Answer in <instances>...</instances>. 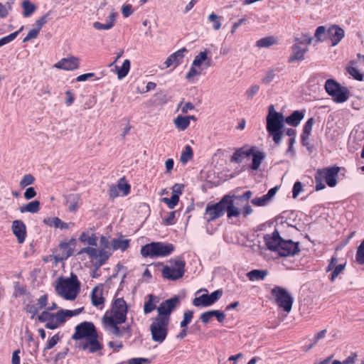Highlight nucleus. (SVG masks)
<instances>
[{
    "label": "nucleus",
    "mask_w": 364,
    "mask_h": 364,
    "mask_svg": "<svg viewBox=\"0 0 364 364\" xmlns=\"http://www.w3.org/2000/svg\"><path fill=\"white\" fill-rule=\"evenodd\" d=\"M304 115L305 110H296L284 119L282 113L275 111L274 105H271L266 117V129L269 136L272 138L276 144H279L283 138L284 122L290 126L297 127Z\"/></svg>",
    "instance_id": "nucleus-1"
},
{
    "label": "nucleus",
    "mask_w": 364,
    "mask_h": 364,
    "mask_svg": "<svg viewBox=\"0 0 364 364\" xmlns=\"http://www.w3.org/2000/svg\"><path fill=\"white\" fill-rule=\"evenodd\" d=\"M71 338L77 342L76 348L88 353L101 352L104 348L95 324L90 321H83L77 325Z\"/></svg>",
    "instance_id": "nucleus-2"
},
{
    "label": "nucleus",
    "mask_w": 364,
    "mask_h": 364,
    "mask_svg": "<svg viewBox=\"0 0 364 364\" xmlns=\"http://www.w3.org/2000/svg\"><path fill=\"white\" fill-rule=\"evenodd\" d=\"M128 306L123 298L115 299L110 311H106L102 318L105 330L117 337L122 336V332L118 326L127 320Z\"/></svg>",
    "instance_id": "nucleus-3"
},
{
    "label": "nucleus",
    "mask_w": 364,
    "mask_h": 364,
    "mask_svg": "<svg viewBox=\"0 0 364 364\" xmlns=\"http://www.w3.org/2000/svg\"><path fill=\"white\" fill-rule=\"evenodd\" d=\"M233 197L225 195L218 203H208L205 210L204 219L210 223L223 216L225 212L228 218L239 216L241 211L235 205Z\"/></svg>",
    "instance_id": "nucleus-4"
},
{
    "label": "nucleus",
    "mask_w": 364,
    "mask_h": 364,
    "mask_svg": "<svg viewBox=\"0 0 364 364\" xmlns=\"http://www.w3.org/2000/svg\"><path fill=\"white\" fill-rule=\"evenodd\" d=\"M55 290L64 299L73 301L80 291V282L74 274H71L68 278L60 277L56 281Z\"/></svg>",
    "instance_id": "nucleus-5"
},
{
    "label": "nucleus",
    "mask_w": 364,
    "mask_h": 364,
    "mask_svg": "<svg viewBox=\"0 0 364 364\" xmlns=\"http://www.w3.org/2000/svg\"><path fill=\"white\" fill-rule=\"evenodd\" d=\"M175 250L171 243L152 242L141 247L140 253L144 258L165 257L171 255Z\"/></svg>",
    "instance_id": "nucleus-6"
},
{
    "label": "nucleus",
    "mask_w": 364,
    "mask_h": 364,
    "mask_svg": "<svg viewBox=\"0 0 364 364\" xmlns=\"http://www.w3.org/2000/svg\"><path fill=\"white\" fill-rule=\"evenodd\" d=\"M340 171L338 166H331L318 169L314 175L315 190L321 191L325 188L324 182L330 187H334L337 184V177Z\"/></svg>",
    "instance_id": "nucleus-7"
},
{
    "label": "nucleus",
    "mask_w": 364,
    "mask_h": 364,
    "mask_svg": "<svg viewBox=\"0 0 364 364\" xmlns=\"http://www.w3.org/2000/svg\"><path fill=\"white\" fill-rule=\"evenodd\" d=\"M317 42L327 41L331 46H336L341 40V28L333 25L328 30L323 26H318L314 33Z\"/></svg>",
    "instance_id": "nucleus-8"
},
{
    "label": "nucleus",
    "mask_w": 364,
    "mask_h": 364,
    "mask_svg": "<svg viewBox=\"0 0 364 364\" xmlns=\"http://www.w3.org/2000/svg\"><path fill=\"white\" fill-rule=\"evenodd\" d=\"M186 262L181 257H176L169 261V265L164 267L162 277L170 281H175L182 278L186 272Z\"/></svg>",
    "instance_id": "nucleus-9"
},
{
    "label": "nucleus",
    "mask_w": 364,
    "mask_h": 364,
    "mask_svg": "<svg viewBox=\"0 0 364 364\" xmlns=\"http://www.w3.org/2000/svg\"><path fill=\"white\" fill-rule=\"evenodd\" d=\"M38 320L41 323H46L45 327L52 330L60 327L67 321L63 309H60L55 314L43 311L38 315Z\"/></svg>",
    "instance_id": "nucleus-10"
},
{
    "label": "nucleus",
    "mask_w": 364,
    "mask_h": 364,
    "mask_svg": "<svg viewBox=\"0 0 364 364\" xmlns=\"http://www.w3.org/2000/svg\"><path fill=\"white\" fill-rule=\"evenodd\" d=\"M271 294L279 308L287 313L291 311L294 299L286 289L275 286L271 289Z\"/></svg>",
    "instance_id": "nucleus-11"
},
{
    "label": "nucleus",
    "mask_w": 364,
    "mask_h": 364,
    "mask_svg": "<svg viewBox=\"0 0 364 364\" xmlns=\"http://www.w3.org/2000/svg\"><path fill=\"white\" fill-rule=\"evenodd\" d=\"M168 321L157 318H154L150 325V331L152 340L159 343H163L168 335Z\"/></svg>",
    "instance_id": "nucleus-12"
},
{
    "label": "nucleus",
    "mask_w": 364,
    "mask_h": 364,
    "mask_svg": "<svg viewBox=\"0 0 364 364\" xmlns=\"http://www.w3.org/2000/svg\"><path fill=\"white\" fill-rule=\"evenodd\" d=\"M179 302L178 296L172 297L161 302L157 308L158 315L156 318L170 322L171 314L179 304Z\"/></svg>",
    "instance_id": "nucleus-13"
},
{
    "label": "nucleus",
    "mask_w": 364,
    "mask_h": 364,
    "mask_svg": "<svg viewBox=\"0 0 364 364\" xmlns=\"http://www.w3.org/2000/svg\"><path fill=\"white\" fill-rule=\"evenodd\" d=\"M85 253L92 262L97 267L103 265L110 256L104 249H96L92 247H84L80 250L79 254Z\"/></svg>",
    "instance_id": "nucleus-14"
},
{
    "label": "nucleus",
    "mask_w": 364,
    "mask_h": 364,
    "mask_svg": "<svg viewBox=\"0 0 364 364\" xmlns=\"http://www.w3.org/2000/svg\"><path fill=\"white\" fill-rule=\"evenodd\" d=\"M299 252V242H295L291 240H284L283 238L276 250V252L280 257H292L298 255Z\"/></svg>",
    "instance_id": "nucleus-15"
},
{
    "label": "nucleus",
    "mask_w": 364,
    "mask_h": 364,
    "mask_svg": "<svg viewBox=\"0 0 364 364\" xmlns=\"http://www.w3.org/2000/svg\"><path fill=\"white\" fill-rule=\"evenodd\" d=\"M75 239L72 237L69 242H61L58 245V252L55 255V259L63 261L73 255Z\"/></svg>",
    "instance_id": "nucleus-16"
},
{
    "label": "nucleus",
    "mask_w": 364,
    "mask_h": 364,
    "mask_svg": "<svg viewBox=\"0 0 364 364\" xmlns=\"http://www.w3.org/2000/svg\"><path fill=\"white\" fill-rule=\"evenodd\" d=\"M324 87L326 92L336 102H341V86L339 83L333 79H328L326 81Z\"/></svg>",
    "instance_id": "nucleus-17"
},
{
    "label": "nucleus",
    "mask_w": 364,
    "mask_h": 364,
    "mask_svg": "<svg viewBox=\"0 0 364 364\" xmlns=\"http://www.w3.org/2000/svg\"><path fill=\"white\" fill-rule=\"evenodd\" d=\"M80 59L75 56L62 58L54 65V68L65 70H75L79 68Z\"/></svg>",
    "instance_id": "nucleus-18"
},
{
    "label": "nucleus",
    "mask_w": 364,
    "mask_h": 364,
    "mask_svg": "<svg viewBox=\"0 0 364 364\" xmlns=\"http://www.w3.org/2000/svg\"><path fill=\"white\" fill-rule=\"evenodd\" d=\"M11 229L14 235L17 237L18 243L24 242L26 237V227L24 223L19 220H14Z\"/></svg>",
    "instance_id": "nucleus-19"
},
{
    "label": "nucleus",
    "mask_w": 364,
    "mask_h": 364,
    "mask_svg": "<svg viewBox=\"0 0 364 364\" xmlns=\"http://www.w3.org/2000/svg\"><path fill=\"white\" fill-rule=\"evenodd\" d=\"M187 52L188 50L186 48H182L170 55L164 62L166 68H169L171 66L176 68L178 66L183 62L184 53Z\"/></svg>",
    "instance_id": "nucleus-20"
},
{
    "label": "nucleus",
    "mask_w": 364,
    "mask_h": 364,
    "mask_svg": "<svg viewBox=\"0 0 364 364\" xmlns=\"http://www.w3.org/2000/svg\"><path fill=\"white\" fill-rule=\"evenodd\" d=\"M91 301L92 304L100 309L104 307L105 299L103 296V286L98 285L93 288L91 292Z\"/></svg>",
    "instance_id": "nucleus-21"
},
{
    "label": "nucleus",
    "mask_w": 364,
    "mask_h": 364,
    "mask_svg": "<svg viewBox=\"0 0 364 364\" xmlns=\"http://www.w3.org/2000/svg\"><path fill=\"white\" fill-rule=\"evenodd\" d=\"M282 238L280 237L277 230L272 233L264 235V240L267 248L270 250L276 252Z\"/></svg>",
    "instance_id": "nucleus-22"
},
{
    "label": "nucleus",
    "mask_w": 364,
    "mask_h": 364,
    "mask_svg": "<svg viewBox=\"0 0 364 364\" xmlns=\"http://www.w3.org/2000/svg\"><path fill=\"white\" fill-rule=\"evenodd\" d=\"M292 53L288 58V63H291L295 61H302L304 60V54L309 51L307 47L301 48L298 43H294L291 46Z\"/></svg>",
    "instance_id": "nucleus-23"
},
{
    "label": "nucleus",
    "mask_w": 364,
    "mask_h": 364,
    "mask_svg": "<svg viewBox=\"0 0 364 364\" xmlns=\"http://www.w3.org/2000/svg\"><path fill=\"white\" fill-rule=\"evenodd\" d=\"M253 150L254 149H251V147H248L247 146L237 149L231 156V162L237 164L241 163L245 157L250 156Z\"/></svg>",
    "instance_id": "nucleus-24"
},
{
    "label": "nucleus",
    "mask_w": 364,
    "mask_h": 364,
    "mask_svg": "<svg viewBox=\"0 0 364 364\" xmlns=\"http://www.w3.org/2000/svg\"><path fill=\"white\" fill-rule=\"evenodd\" d=\"M251 149H254L250 156H252V164L250 165V168L253 171H257L262 162L265 158V154L257 149V148L255 146H251Z\"/></svg>",
    "instance_id": "nucleus-25"
},
{
    "label": "nucleus",
    "mask_w": 364,
    "mask_h": 364,
    "mask_svg": "<svg viewBox=\"0 0 364 364\" xmlns=\"http://www.w3.org/2000/svg\"><path fill=\"white\" fill-rule=\"evenodd\" d=\"M338 263V258L336 257H332L330 262L326 268V272H331L328 276L331 282H333L338 276L341 273V264Z\"/></svg>",
    "instance_id": "nucleus-26"
},
{
    "label": "nucleus",
    "mask_w": 364,
    "mask_h": 364,
    "mask_svg": "<svg viewBox=\"0 0 364 364\" xmlns=\"http://www.w3.org/2000/svg\"><path fill=\"white\" fill-rule=\"evenodd\" d=\"M129 243L130 240L122 239V236L113 239L110 242L113 251L120 250L122 252L126 251L129 247Z\"/></svg>",
    "instance_id": "nucleus-27"
},
{
    "label": "nucleus",
    "mask_w": 364,
    "mask_h": 364,
    "mask_svg": "<svg viewBox=\"0 0 364 364\" xmlns=\"http://www.w3.org/2000/svg\"><path fill=\"white\" fill-rule=\"evenodd\" d=\"M43 222L50 227H54L55 228H59L60 230L68 229L70 228L69 223L62 221L58 217L46 218Z\"/></svg>",
    "instance_id": "nucleus-28"
},
{
    "label": "nucleus",
    "mask_w": 364,
    "mask_h": 364,
    "mask_svg": "<svg viewBox=\"0 0 364 364\" xmlns=\"http://www.w3.org/2000/svg\"><path fill=\"white\" fill-rule=\"evenodd\" d=\"M346 71L353 79L358 81H362L363 80V75L357 68L356 60L350 61L349 65L346 67Z\"/></svg>",
    "instance_id": "nucleus-29"
},
{
    "label": "nucleus",
    "mask_w": 364,
    "mask_h": 364,
    "mask_svg": "<svg viewBox=\"0 0 364 364\" xmlns=\"http://www.w3.org/2000/svg\"><path fill=\"white\" fill-rule=\"evenodd\" d=\"M22 15L24 18L30 17L37 9L36 6L30 0H24L21 3Z\"/></svg>",
    "instance_id": "nucleus-30"
},
{
    "label": "nucleus",
    "mask_w": 364,
    "mask_h": 364,
    "mask_svg": "<svg viewBox=\"0 0 364 364\" xmlns=\"http://www.w3.org/2000/svg\"><path fill=\"white\" fill-rule=\"evenodd\" d=\"M40 210V202L38 200H33L26 205H23L19 208L21 213H36Z\"/></svg>",
    "instance_id": "nucleus-31"
},
{
    "label": "nucleus",
    "mask_w": 364,
    "mask_h": 364,
    "mask_svg": "<svg viewBox=\"0 0 364 364\" xmlns=\"http://www.w3.org/2000/svg\"><path fill=\"white\" fill-rule=\"evenodd\" d=\"M267 274V270L253 269L247 274V277L250 281H259L264 279Z\"/></svg>",
    "instance_id": "nucleus-32"
},
{
    "label": "nucleus",
    "mask_w": 364,
    "mask_h": 364,
    "mask_svg": "<svg viewBox=\"0 0 364 364\" xmlns=\"http://www.w3.org/2000/svg\"><path fill=\"white\" fill-rule=\"evenodd\" d=\"M277 38L274 36H267L262 38L256 42V46L258 48H267L271 46L277 44Z\"/></svg>",
    "instance_id": "nucleus-33"
},
{
    "label": "nucleus",
    "mask_w": 364,
    "mask_h": 364,
    "mask_svg": "<svg viewBox=\"0 0 364 364\" xmlns=\"http://www.w3.org/2000/svg\"><path fill=\"white\" fill-rule=\"evenodd\" d=\"M193 304L195 306H210L213 304L210 299V297L208 294H202L201 296L198 297H196L193 301Z\"/></svg>",
    "instance_id": "nucleus-34"
},
{
    "label": "nucleus",
    "mask_w": 364,
    "mask_h": 364,
    "mask_svg": "<svg viewBox=\"0 0 364 364\" xmlns=\"http://www.w3.org/2000/svg\"><path fill=\"white\" fill-rule=\"evenodd\" d=\"M174 124L178 130L184 131L189 127L190 122L185 116L178 115L174 119Z\"/></svg>",
    "instance_id": "nucleus-35"
},
{
    "label": "nucleus",
    "mask_w": 364,
    "mask_h": 364,
    "mask_svg": "<svg viewBox=\"0 0 364 364\" xmlns=\"http://www.w3.org/2000/svg\"><path fill=\"white\" fill-rule=\"evenodd\" d=\"M156 299L153 294L148 295V300L145 301L144 305V311L146 314L152 312L156 308Z\"/></svg>",
    "instance_id": "nucleus-36"
},
{
    "label": "nucleus",
    "mask_w": 364,
    "mask_h": 364,
    "mask_svg": "<svg viewBox=\"0 0 364 364\" xmlns=\"http://www.w3.org/2000/svg\"><path fill=\"white\" fill-rule=\"evenodd\" d=\"M110 21L107 23H102L100 22H95L93 23V27L97 30H109L112 28L114 25L115 21V14H111L109 16Z\"/></svg>",
    "instance_id": "nucleus-37"
},
{
    "label": "nucleus",
    "mask_w": 364,
    "mask_h": 364,
    "mask_svg": "<svg viewBox=\"0 0 364 364\" xmlns=\"http://www.w3.org/2000/svg\"><path fill=\"white\" fill-rule=\"evenodd\" d=\"M193 157V151L191 146L186 145L181 154V162L185 165L188 163V161L191 160Z\"/></svg>",
    "instance_id": "nucleus-38"
},
{
    "label": "nucleus",
    "mask_w": 364,
    "mask_h": 364,
    "mask_svg": "<svg viewBox=\"0 0 364 364\" xmlns=\"http://www.w3.org/2000/svg\"><path fill=\"white\" fill-rule=\"evenodd\" d=\"M80 240L83 243H87L91 246H97L98 238L95 234H92L90 236L83 232L80 236Z\"/></svg>",
    "instance_id": "nucleus-39"
},
{
    "label": "nucleus",
    "mask_w": 364,
    "mask_h": 364,
    "mask_svg": "<svg viewBox=\"0 0 364 364\" xmlns=\"http://www.w3.org/2000/svg\"><path fill=\"white\" fill-rule=\"evenodd\" d=\"M117 71V77L119 80L126 77L130 70V61L129 60H125L120 68H116Z\"/></svg>",
    "instance_id": "nucleus-40"
},
{
    "label": "nucleus",
    "mask_w": 364,
    "mask_h": 364,
    "mask_svg": "<svg viewBox=\"0 0 364 364\" xmlns=\"http://www.w3.org/2000/svg\"><path fill=\"white\" fill-rule=\"evenodd\" d=\"M223 19V17L222 16H220L217 14H215V13H211L208 16V20L212 23V26H213V28L215 31H218L219 29H220L221 28V26H222V23H221V21Z\"/></svg>",
    "instance_id": "nucleus-41"
},
{
    "label": "nucleus",
    "mask_w": 364,
    "mask_h": 364,
    "mask_svg": "<svg viewBox=\"0 0 364 364\" xmlns=\"http://www.w3.org/2000/svg\"><path fill=\"white\" fill-rule=\"evenodd\" d=\"M119 191L122 192V196H127L131 191V186L127 182L124 177L119 179V183L117 186Z\"/></svg>",
    "instance_id": "nucleus-42"
},
{
    "label": "nucleus",
    "mask_w": 364,
    "mask_h": 364,
    "mask_svg": "<svg viewBox=\"0 0 364 364\" xmlns=\"http://www.w3.org/2000/svg\"><path fill=\"white\" fill-rule=\"evenodd\" d=\"M79 198L75 196H71L68 198L66 205L70 212H75L78 209Z\"/></svg>",
    "instance_id": "nucleus-43"
},
{
    "label": "nucleus",
    "mask_w": 364,
    "mask_h": 364,
    "mask_svg": "<svg viewBox=\"0 0 364 364\" xmlns=\"http://www.w3.org/2000/svg\"><path fill=\"white\" fill-rule=\"evenodd\" d=\"M161 201L165 203L168 208L173 209L174 208L179 201V196L178 194H173L172 196L168 198H161Z\"/></svg>",
    "instance_id": "nucleus-44"
},
{
    "label": "nucleus",
    "mask_w": 364,
    "mask_h": 364,
    "mask_svg": "<svg viewBox=\"0 0 364 364\" xmlns=\"http://www.w3.org/2000/svg\"><path fill=\"white\" fill-rule=\"evenodd\" d=\"M23 29V26H21L18 31H15L6 36H4V37L0 38V47L14 41L18 36L19 33L21 32V31Z\"/></svg>",
    "instance_id": "nucleus-45"
},
{
    "label": "nucleus",
    "mask_w": 364,
    "mask_h": 364,
    "mask_svg": "<svg viewBox=\"0 0 364 364\" xmlns=\"http://www.w3.org/2000/svg\"><path fill=\"white\" fill-rule=\"evenodd\" d=\"M60 340V336L59 333H56L54 336H53L50 338H49L46 346L43 348V352L47 351L48 350H50L53 348Z\"/></svg>",
    "instance_id": "nucleus-46"
},
{
    "label": "nucleus",
    "mask_w": 364,
    "mask_h": 364,
    "mask_svg": "<svg viewBox=\"0 0 364 364\" xmlns=\"http://www.w3.org/2000/svg\"><path fill=\"white\" fill-rule=\"evenodd\" d=\"M207 58H208V52H207V50L201 51V52L199 53L198 55H197L195 57L192 64H193V65H196L197 67H200L202 65V63L205 60H207Z\"/></svg>",
    "instance_id": "nucleus-47"
},
{
    "label": "nucleus",
    "mask_w": 364,
    "mask_h": 364,
    "mask_svg": "<svg viewBox=\"0 0 364 364\" xmlns=\"http://www.w3.org/2000/svg\"><path fill=\"white\" fill-rule=\"evenodd\" d=\"M355 261L360 264H364V240L357 249Z\"/></svg>",
    "instance_id": "nucleus-48"
},
{
    "label": "nucleus",
    "mask_w": 364,
    "mask_h": 364,
    "mask_svg": "<svg viewBox=\"0 0 364 364\" xmlns=\"http://www.w3.org/2000/svg\"><path fill=\"white\" fill-rule=\"evenodd\" d=\"M193 317V311L191 310L186 311L183 314V318L181 321L180 326L181 328H186L187 326L191 322Z\"/></svg>",
    "instance_id": "nucleus-49"
},
{
    "label": "nucleus",
    "mask_w": 364,
    "mask_h": 364,
    "mask_svg": "<svg viewBox=\"0 0 364 364\" xmlns=\"http://www.w3.org/2000/svg\"><path fill=\"white\" fill-rule=\"evenodd\" d=\"M50 14V11L48 12L47 14H44L39 18H38L34 23L35 28L38 29V31H41L43 26L47 23L48 18Z\"/></svg>",
    "instance_id": "nucleus-50"
},
{
    "label": "nucleus",
    "mask_w": 364,
    "mask_h": 364,
    "mask_svg": "<svg viewBox=\"0 0 364 364\" xmlns=\"http://www.w3.org/2000/svg\"><path fill=\"white\" fill-rule=\"evenodd\" d=\"M312 37H311L309 34L303 33L301 38H295L294 41L296 43L299 45H310L312 42Z\"/></svg>",
    "instance_id": "nucleus-51"
},
{
    "label": "nucleus",
    "mask_w": 364,
    "mask_h": 364,
    "mask_svg": "<svg viewBox=\"0 0 364 364\" xmlns=\"http://www.w3.org/2000/svg\"><path fill=\"white\" fill-rule=\"evenodd\" d=\"M270 200L267 198L266 195L261 197L255 198L251 203L255 206H264L268 204Z\"/></svg>",
    "instance_id": "nucleus-52"
},
{
    "label": "nucleus",
    "mask_w": 364,
    "mask_h": 364,
    "mask_svg": "<svg viewBox=\"0 0 364 364\" xmlns=\"http://www.w3.org/2000/svg\"><path fill=\"white\" fill-rule=\"evenodd\" d=\"M35 178L31 174H26L21 181H20V186L21 188H25L29 185H31L34 183Z\"/></svg>",
    "instance_id": "nucleus-53"
},
{
    "label": "nucleus",
    "mask_w": 364,
    "mask_h": 364,
    "mask_svg": "<svg viewBox=\"0 0 364 364\" xmlns=\"http://www.w3.org/2000/svg\"><path fill=\"white\" fill-rule=\"evenodd\" d=\"M314 123L315 119L313 117L309 118L304 125L302 134L310 135Z\"/></svg>",
    "instance_id": "nucleus-54"
},
{
    "label": "nucleus",
    "mask_w": 364,
    "mask_h": 364,
    "mask_svg": "<svg viewBox=\"0 0 364 364\" xmlns=\"http://www.w3.org/2000/svg\"><path fill=\"white\" fill-rule=\"evenodd\" d=\"M48 294H43L41 296L38 300H37V306L38 308L41 310L44 309L46 310L47 308V306L48 304Z\"/></svg>",
    "instance_id": "nucleus-55"
},
{
    "label": "nucleus",
    "mask_w": 364,
    "mask_h": 364,
    "mask_svg": "<svg viewBox=\"0 0 364 364\" xmlns=\"http://www.w3.org/2000/svg\"><path fill=\"white\" fill-rule=\"evenodd\" d=\"M84 310V308H79L76 309L75 310H68V309H63L65 316L66 317V319L70 318L73 316H75L79 315L80 313H82Z\"/></svg>",
    "instance_id": "nucleus-56"
},
{
    "label": "nucleus",
    "mask_w": 364,
    "mask_h": 364,
    "mask_svg": "<svg viewBox=\"0 0 364 364\" xmlns=\"http://www.w3.org/2000/svg\"><path fill=\"white\" fill-rule=\"evenodd\" d=\"M196 65H191L188 72L186 75V78L188 80H191L193 79L195 76L200 75V72L198 71L196 68Z\"/></svg>",
    "instance_id": "nucleus-57"
},
{
    "label": "nucleus",
    "mask_w": 364,
    "mask_h": 364,
    "mask_svg": "<svg viewBox=\"0 0 364 364\" xmlns=\"http://www.w3.org/2000/svg\"><path fill=\"white\" fill-rule=\"evenodd\" d=\"M40 33V31L38 29L33 28V29L30 30L28 33L27 36L24 38L23 42H27L31 39L36 38Z\"/></svg>",
    "instance_id": "nucleus-58"
},
{
    "label": "nucleus",
    "mask_w": 364,
    "mask_h": 364,
    "mask_svg": "<svg viewBox=\"0 0 364 364\" xmlns=\"http://www.w3.org/2000/svg\"><path fill=\"white\" fill-rule=\"evenodd\" d=\"M259 86L257 85H252L247 91L246 95L249 99H252L253 97L258 92Z\"/></svg>",
    "instance_id": "nucleus-59"
},
{
    "label": "nucleus",
    "mask_w": 364,
    "mask_h": 364,
    "mask_svg": "<svg viewBox=\"0 0 364 364\" xmlns=\"http://www.w3.org/2000/svg\"><path fill=\"white\" fill-rule=\"evenodd\" d=\"M213 317V310L205 311L200 314V318L203 323H207Z\"/></svg>",
    "instance_id": "nucleus-60"
},
{
    "label": "nucleus",
    "mask_w": 364,
    "mask_h": 364,
    "mask_svg": "<svg viewBox=\"0 0 364 364\" xmlns=\"http://www.w3.org/2000/svg\"><path fill=\"white\" fill-rule=\"evenodd\" d=\"M302 191V183L300 181H296L294 183L293 189H292V197L294 198H297L299 194Z\"/></svg>",
    "instance_id": "nucleus-61"
},
{
    "label": "nucleus",
    "mask_w": 364,
    "mask_h": 364,
    "mask_svg": "<svg viewBox=\"0 0 364 364\" xmlns=\"http://www.w3.org/2000/svg\"><path fill=\"white\" fill-rule=\"evenodd\" d=\"M122 15L127 18L133 14L132 6L131 4H124L122 9Z\"/></svg>",
    "instance_id": "nucleus-62"
},
{
    "label": "nucleus",
    "mask_w": 364,
    "mask_h": 364,
    "mask_svg": "<svg viewBox=\"0 0 364 364\" xmlns=\"http://www.w3.org/2000/svg\"><path fill=\"white\" fill-rule=\"evenodd\" d=\"M223 295V291L222 290H216L213 292H212L210 294H208L210 299L213 304L215 303Z\"/></svg>",
    "instance_id": "nucleus-63"
},
{
    "label": "nucleus",
    "mask_w": 364,
    "mask_h": 364,
    "mask_svg": "<svg viewBox=\"0 0 364 364\" xmlns=\"http://www.w3.org/2000/svg\"><path fill=\"white\" fill-rule=\"evenodd\" d=\"M36 196V191H35L34 188L29 187L28 188L26 191L24 192V198L26 200H30L33 198H34Z\"/></svg>",
    "instance_id": "nucleus-64"
}]
</instances>
